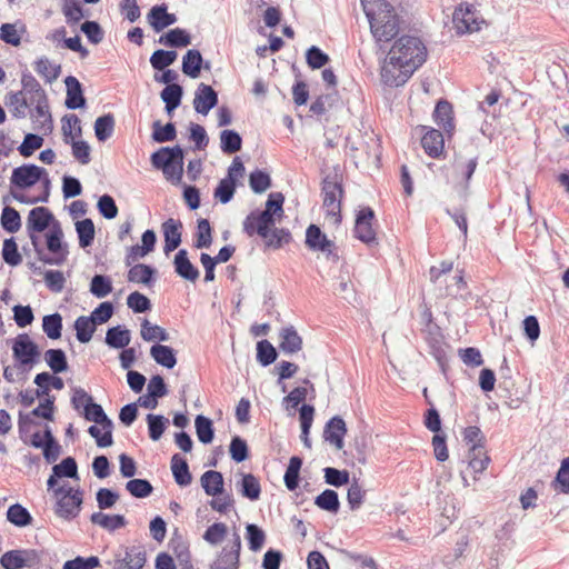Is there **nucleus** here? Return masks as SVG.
<instances>
[{
	"label": "nucleus",
	"instance_id": "obj_57",
	"mask_svg": "<svg viewBox=\"0 0 569 569\" xmlns=\"http://www.w3.org/2000/svg\"><path fill=\"white\" fill-rule=\"evenodd\" d=\"M141 337L146 341H168L170 339L167 330L158 325H152L144 319L141 323Z\"/></svg>",
	"mask_w": 569,
	"mask_h": 569
},
{
	"label": "nucleus",
	"instance_id": "obj_26",
	"mask_svg": "<svg viewBox=\"0 0 569 569\" xmlns=\"http://www.w3.org/2000/svg\"><path fill=\"white\" fill-rule=\"evenodd\" d=\"M200 481L206 495L217 497L224 493V482L221 472L216 470H208L203 472V475L200 478Z\"/></svg>",
	"mask_w": 569,
	"mask_h": 569
},
{
	"label": "nucleus",
	"instance_id": "obj_4",
	"mask_svg": "<svg viewBox=\"0 0 569 569\" xmlns=\"http://www.w3.org/2000/svg\"><path fill=\"white\" fill-rule=\"evenodd\" d=\"M81 415L87 421H92L96 423L88 428V433L94 438L97 446L99 448H107L112 446L113 422L107 416L102 406L94 402L93 398H91V401L87 403Z\"/></svg>",
	"mask_w": 569,
	"mask_h": 569
},
{
	"label": "nucleus",
	"instance_id": "obj_63",
	"mask_svg": "<svg viewBox=\"0 0 569 569\" xmlns=\"http://www.w3.org/2000/svg\"><path fill=\"white\" fill-rule=\"evenodd\" d=\"M112 291V282L108 276L96 274L90 282V292L97 298H104Z\"/></svg>",
	"mask_w": 569,
	"mask_h": 569
},
{
	"label": "nucleus",
	"instance_id": "obj_54",
	"mask_svg": "<svg viewBox=\"0 0 569 569\" xmlns=\"http://www.w3.org/2000/svg\"><path fill=\"white\" fill-rule=\"evenodd\" d=\"M178 57L174 50L158 49L150 57V64L154 70L161 71L171 66Z\"/></svg>",
	"mask_w": 569,
	"mask_h": 569
},
{
	"label": "nucleus",
	"instance_id": "obj_47",
	"mask_svg": "<svg viewBox=\"0 0 569 569\" xmlns=\"http://www.w3.org/2000/svg\"><path fill=\"white\" fill-rule=\"evenodd\" d=\"M477 166L478 156H475L468 160H463L460 156L455 157V171L463 178L466 189L469 187V182L476 171Z\"/></svg>",
	"mask_w": 569,
	"mask_h": 569
},
{
	"label": "nucleus",
	"instance_id": "obj_43",
	"mask_svg": "<svg viewBox=\"0 0 569 569\" xmlns=\"http://www.w3.org/2000/svg\"><path fill=\"white\" fill-rule=\"evenodd\" d=\"M76 231L79 239V246L82 249L90 247L94 241V223L90 218L76 222Z\"/></svg>",
	"mask_w": 569,
	"mask_h": 569
},
{
	"label": "nucleus",
	"instance_id": "obj_51",
	"mask_svg": "<svg viewBox=\"0 0 569 569\" xmlns=\"http://www.w3.org/2000/svg\"><path fill=\"white\" fill-rule=\"evenodd\" d=\"M0 223L3 230L9 233H14L21 228V217L18 210L10 206L2 209Z\"/></svg>",
	"mask_w": 569,
	"mask_h": 569
},
{
	"label": "nucleus",
	"instance_id": "obj_12",
	"mask_svg": "<svg viewBox=\"0 0 569 569\" xmlns=\"http://www.w3.org/2000/svg\"><path fill=\"white\" fill-rule=\"evenodd\" d=\"M306 244L310 250L326 253L332 261H338L339 256L336 252L335 242L329 240L321 229L316 224H310L306 230Z\"/></svg>",
	"mask_w": 569,
	"mask_h": 569
},
{
	"label": "nucleus",
	"instance_id": "obj_35",
	"mask_svg": "<svg viewBox=\"0 0 569 569\" xmlns=\"http://www.w3.org/2000/svg\"><path fill=\"white\" fill-rule=\"evenodd\" d=\"M90 521L108 531H114L127 525V520L122 515H107L101 511L93 512L90 516Z\"/></svg>",
	"mask_w": 569,
	"mask_h": 569
},
{
	"label": "nucleus",
	"instance_id": "obj_46",
	"mask_svg": "<svg viewBox=\"0 0 569 569\" xmlns=\"http://www.w3.org/2000/svg\"><path fill=\"white\" fill-rule=\"evenodd\" d=\"M256 359L262 367L272 365L278 358V351L267 339L260 340L256 346Z\"/></svg>",
	"mask_w": 569,
	"mask_h": 569
},
{
	"label": "nucleus",
	"instance_id": "obj_61",
	"mask_svg": "<svg viewBox=\"0 0 569 569\" xmlns=\"http://www.w3.org/2000/svg\"><path fill=\"white\" fill-rule=\"evenodd\" d=\"M126 489L132 497L139 499L149 497L153 491L151 482L147 479H130L126 483Z\"/></svg>",
	"mask_w": 569,
	"mask_h": 569
},
{
	"label": "nucleus",
	"instance_id": "obj_23",
	"mask_svg": "<svg viewBox=\"0 0 569 569\" xmlns=\"http://www.w3.org/2000/svg\"><path fill=\"white\" fill-rule=\"evenodd\" d=\"M433 120L443 129L448 137L452 136L455 131L453 109L449 101L441 99L437 102L433 110Z\"/></svg>",
	"mask_w": 569,
	"mask_h": 569
},
{
	"label": "nucleus",
	"instance_id": "obj_8",
	"mask_svg": "<svg viewBox=\"0 0 569 569\" xmlns=\"http://www.w3.org/2000/svg\"><path fill=\"white\" fill-rule=\"evenodd\" d=\"M276 224V218L261 210L251 211L243 220V231L252 237L258 234L262 239H268L271 228Z\"/></svg>",
	"mask_w": 569,
	"mask_h": 569
},
{
	"label": "nucleus",
	"instance_id": "obj_20",
	"mask_svg": "<svg viewBox=\"0 0 569 569\" xmlns=\"http://www.w3.org/2000/svg\"><path fill=\"white\" fill-rule=\"evenodd\" d=\"M346 433L347 426L340 416H335L329 419L323 429L325 440L333 445L338 450L343 448V437Z\"/></svg>",
	"mask_w": 569,
	"mask_h": 569
},
{
	"label": "nucleus",
	"instance_id": "obj_34",
	"mask_svg": "<svg viewBox=\"0 0 569 569\" xmlns=\"http://www.w3.org/2000/svg\"><path fill=\"white\" fill-rule=\"evenodd\" d=\"M468 465L476 472L481 473L487 469L490 457L487 455L485 445H473L468 450Z\"/></svg>",
	"mask_w": 569,
	"mask_h": 569
},
{
	"label": "nucleus",
	"instance_id": "obj_39",
	"mask_svg": "<svg viewBox=\"0 0 569 569\" xmlns=\"http://www.w3.org/2000/svg\"><path fill=\"white\" fill-rule=\"evenodd\" d=\"M6 104L11 108L14 118L26 117V110L30 107L29 100L23 96V91L9 92L6 96Z\"/></svg>",
	"mask_w": 569,
	"mask_h": 569
},
{
	"label": "nucleus",
	"instance_id": "obj_31",
	"mask_svg": "<svg viewBox=\"0 0 569 569\" xmlns=\"http://www.w3.org/2000/svg\"><path fill=\"white\" fill-rule=\"evenodd\" d=\"M241 480L237 483L242 497L256 501L260 498L261 486L258 478L252 473H240Z\"/></svg>",
	"mask_w": 569,
	"mask_h": 569
},
{
	"label": "nucleus",
	"instance_id": "obj_44",
	"mask_svg": "<svg viewBox=\"0 0 569 569\" xmlns=\"http://www.w3.org/2000/svg\"><path fill=\"white\" fill-rule=\"evenodd\" d=\"M315 505L325 511L337 513L340 509V501L337 491L326 489L315 498Z\"/></svg>",
	"mask_w": 569,
	"mask_h": 569
},
{
	"label": "nucleus",
	"instance_id": "obj_15",
	"mask_svg": "<svg viewBox=\"0 0 569 569\" xmlns=\"http://www.w3.org/2000/svg\"><path fill=\"white\" fill-rule=\"evenodd\" d=\"M218 102V92L211 86L202 82L198 84L193 99V108L198 113L207 116Z\"/></svg>",
	"mask_w": 569,
	"mask_h": 569
},
{
	"label": "nucleus",
	"instance_id": "obj_19",
	"mask_svg": "<svg viewBox=\"0 0 569 569\" xmlns=\"http://www.w3.org/2000/svg\"><path fill=\"white\" fill-rule=\"evenodd\" d=\"M174 272L183 280L196 282L199 279V269L190 261L188 251L180 249L173 258Z\"/></svg>",
	"mask_w": 569,
	"mask_h": 569
},
{
	"label": "nucleus",
	"instance_id": "obj_53",
	"mask_svg": "<svg viewBox=\"0 0 569 569\" xmlns=\"http://www.w3.org/2000/svg\"><path fill=\"white\" fill-rule=\"evenodd\" d=\"M194 248H209L212 243V230L209 220L201 218L198 220L197 231L194 234Z\"/></svg>",
	"mask_w": 569,
	"mask_h": 569
},
{
	"label": "nucleus",
	"instance_id": "obj_62",
	"mask_svg": "<svg viewBox=\"0 0 569 569\" xmlns=\"http://www.w3.org/2000/svg\"><path fill=\"white\" fill-rule=\"evenodd\" d=\"M236 189L237 183L231 178H223L219 181L213 194L216 199L226 204L232 200Z\"/></svg>",
	"mask_w": 569,
	"mask_h": 569
},
{
	"label": "nucleus",
	"instance_id": "obj_9",
	"mask_svg": "<svg viewBox=\"0 0 569 569\" xmlns=\"http://www.w3.org/2000/svg\"><path fill=\"white\" fill-rule=\"evenodd\" d=\"M375 211L370 207L360 209L356 216L353 234L361 242L371 247L378 244L376 231L372 228Z\"/></svg>",
	"mask_w": 569,
	"mask_h": 569
},
{
	"label": "nucleus",
	"instance_id": "obj_37",
	"mask_svg": "<svg viewBox=\"0 0 569 569\" xmlns=\"http://www.w3.org/2000/svg\"><path fill=\"white\" fill-rule=\"evenodd\" d=\"M44 361L54 375L66 372L69 368L66 352L60 349H48L44 352Z\"/></svg>",
	"mask_w": 569,
	"mask_h": 569
},
{
	"label": "nucleus",
	"instance_id": "obj_29",
	"mask_svg": "<svg viewBox=\"0 0 569 569\" xmlns=\"http://www.w3.org/2000/svg\"><path fill=\"white\" fill-rule=\"evenodd\" d=\"M150 356L160 366L172 369L177 365L176 350L166 345L156 343L150 348Z\"/></svg>",
	"mask_w": 569,
	"mask_h": 569
},
{
	"label": "nucleus",
	"instance_id": "obj_1",
	"mask_svg": "<svg viewBox=\"0 0 569 569\" xmlns=\"http://www.w3.org/2000/svg\"><path fill=\"white\" fill-rule=\"evenodd\" d=\"M426 58L427 49L418 37H400L389 50L388 62L381 69L383 82L390 87L403 86Z\"/></svg>",
	"mask_w": 569,
	"mask_h": 569
},
{
	"label": "nucleus",
	"instance_id": "obj_30",
	"mask_svg": "<svg viewBox=\"0 0 569 569\" xmlns=\"http://www.w3.org/2000/svg\"><path fill=\"white\" fill-rule=\"evenodd\" d=\"M158 42L169 48H184L191 43V37L187 30L174 28L160 36Z\"/></svg>",
	"mask_w": 569,
	"mask_h": 569
},
{
	"label": "nucleus",
	"instance_id": "obj_25",
	"mask_svg": "<svg viewBox=\"0 0 569 569\" xmlns=\"http://www.w3.org/2000/svg\"><path fill=\"white\" fill-rule=\"evenodd\" d=\"M279 349L284 355H293L302 349V338L293 326L282 328L279 332Z\"/></svg>",
	"mask_w": 569,
	"mask_h": 569
},
{
	"label": "nucleus",
	"instance_id": "obj_59",
	"mask_svg": "<svg viewBox=\"0 0 569 569\" xmlns=\"http://www.w3.org/2000/svg\"><path fill=\"white\" fill-rule=\"evenodd\" d=\"M56 477L79 479L78 465L73 457H66L60 463L52 467Z\"/></svg>",
	"mask_w": 569,
	"mask_h": 569
},
{
	"label": "nucleus",
	"instance_id": "obj_55",
	"mask_svg": "<svg viewBox=\"0 0 569 569\" xmlns=\"http://www.w3.org/2000/svg\"><path fill=\"white\" fill-rule=\"evenodd\" d=\"M148 432L149 437L153 441H158L164 433L169 420L162 415H147Z\"/></svg>",
	"mask_w": 569,
	"mask_h": 569
},
{
	"label": "nucleus",
	"instance_id": "obj_21",
	"mask_svg": "<svg viewBox=\"0 0 569 569\" xmlns=\"http://www.w3.org/2000/svg\"><path fill=\"white\" fill-rule=\"evenodd\" d=\"M57 220L47 207H36L29 211L27 219V230L42 232Z\"/></svg>",
	"mask_w": 569,
	"mask_h": 569
},
{
	"label": "nucleus",
	"instance_id": "obj_17",
	"mask_svg": "<svg viewBox=\"0 0 569 569\" xmlns=\"http://www.w3.org/2000/svg\"><path fill=\"white\" fill-rule=\"evenodd\" d=\"M161 229L164 238L163 251L168 256L181 244L182 222L169 218L162 222Z\"/></svg>",
	"mask_w": 569,
	"mask_h": 569
},
{
	"label": "nucleus",
	"instance_id": "obj_42",
	"mask_svg": "<svg viewBox=\"0 0 569 569\" xmlns=\"http://www.w3.org/2000/svg\"><path fill=\"white\" fill-rule=\"evenodd\" d=\"M21 86L24 94H30V100L40 99L47 96L43 88L40 86L39 81L29 72L28 70L21 73Z\"/></svg>",
	"mask_w": 569,
	"mask_h": 569
},
{
	"label": "nucleus",
	"instance_id": "obj_58",
	"mask_svg": "<svg viewBox=\"0 0 569 569\" xmlns=\"http://www.w3.org/2000/svg\"><path fill=\"white\" fill-rule=\"evenodd\" d=\"M270 174L263 170L256 169L249 174V186L254 193H263L271 187Z\"/></svg>",
	"mask_w": 569,
	"mask_h": 569
},
{
	"label": "nucleus",
	"instance_id": "obj_48",
	"mask_svg": "<svg viewBox=\"0 0 569 569\" xmlns=\"http://www.w3.org/2000/svg\"><path fill=\"white\" fill-rule=\"evenodd\" d=\"M73 327L76 330V337L81 343H88L96 331V325L92 321V318L87 316L78 317Z\"/></svg>",
	"mask_w": 569,
	"mask_h": 569
},
{
	"label": "nucleus",
	"instance_id": "obj_38",
	"mask_svg": "<svg viewBox=\"0 0 569 569\" xmlns=\"http://www.w3.org/2000/svg\"><path fill=\"white\" fill-rule=\"evenodd\" d=\"M7 520L16 527L23 528L31 525L33 518L26 507L13 503L7 510Z\"/></svg>",
	"mask_w": 569,
	"mask_h": 569
},
{
	"label": "nucleus",
	"instance_id": "obj_6",
	"mask_svg": "<svg viewBox=\"0 0 569 569\" xmlns=\"http://www.w3.org/2000/svg\"><path fill=\"white\" fill-rule=\"evenodd\" d=\"M46 243L52 256L46 254V258H42V262L50 266L63 264L69 251L68 244L63 242V232L58 221L53 223L51 230L46 234Z\"/></svg>",
	"mask_w": 569,
	"mask_h": 569
},
{
	"label": "nucleus",
	"instance_id": "obj_60",
	"mask_svg": "<svg viewBox=\"0 0 569 569\" xmlns=\"http://www.w3.org/2000/svg\"><path fill=\"white\" fill-rule=\"evenodd\" d=\"M246 538L248 540L249 549L259 551L266 541L264 531L256 523H248L246 526Z\"/></svg>",
	"mask_w": 569,
	"mask_h": 569
},
{
	"label": "nucleus",
	"instance_id": "obj_7",
	"mask_svg": "<svg viewBox=\"0 0 569 569\" xmlns=\"http://www.w3.org/2000/svg\"><path fill=\"white\" fill-rule=\"evenodd\" d=\"M13 358L20 366H28L29 369L39 362L40 349L38 345L27 335H19L12 346Z\"/></svg>",
	"mask_w": 569,
	"mask_h": 569
},
{
	"label": "nucleus",
	"instance_id": "obj_22",
	"mask_svg": "<svg viewBox=\"0 0 569 569\" xmlns=\"http://www.w3.org/2000/svg\"><path fill=\"white\" fill-rule=\"evenodd\" d=\"M426 132L421 138V146L425 152L431 158H439L445 148L443 133L433 128L422 127Z\"/></svg>",
	"mask_w": 569,
	"mask_h": 569
},
{
	"label": "nucleus",
	"instance_id": "obj_13",
	"mask_svg": "<svg viewBox=\"0 0 569 569\" xmlns=\"http://www.w3.org/2000/svg\"><path fill=\"white\" fill-rule=\"evenodd\" d=\"M452 21L458 34L470 33L480 29V22L476 18L475 8L468 3H461L455 9Z\"/></svg>",
	"mask_w": 569,
	"mask_h": 569
},
{
	"label": "nucleus",
	"instance_id": "obj_49",
	"mask_svg": "<svg viewBox=\"0 0 569 569\" xmlns=\"http://www.w3.org/2000/svg\"><path fill=\"white\" fill-rule=\"evenodd\" d=\"M42 330L49 339L57 340L62 335V316L59 312L42 318Z\"/></svg>",
	"mask_w": 569,
	"mask_h": 569
},
{
	"label": "nucleus",
	"instance_id": "obj_16",
	"mask_svg": "<svg viewBox=\"0 0 569 569\" xmlns=\"http://www.w3.org/2000/svg\"><path fill=\"white\" fill-rule=\"evenodd\" d=\"M177 16L168 12V6L166 3L153 6L148 14L147 21L154 32H161L166 28L177 22Z\"/></svg>",
	"mask_w": 569,
	"mask_h": 569
},
{
	"label": "nucleus",
	"instance_id": "obj_11",
	"mask_svg": "<svg viewBox=\"0 0 569 569\" xmlns=\"http://www.w3.org/2000/svg\"><path fill=\"white\" fill-rule=\"evenodd\" d=\"M241 538L233 532L230 546H224L210 565V569H239Z\"/></svg>",
	"mask_w": 569,
	"mask_h": 569
},
{
	"label": "nucleus",
	"instance_id": "obj_24",
	"mask_svg": "<svg viewBox=\"0 0 569 569\" xmlns=\"http://www.w3.org/2000/svg\"><path fill=\"white\" fill-rule=\"evenodd\" d=\"M64 83L67 87L66 107L70 110L83 108L87 100L80 81L73 76H68Z\"/></svg>",
	"mask_w": 569,
	"mask_h": 569
},
{
	"label": "nucleus",
	"instance_id": "obj_27",
	"mask_svg": "<svg viewBox=\"0 0 569 569\" xmlns=\"http://www.w3.org/2000/svg\"><path fill=\"white\" fill-rule=\"evenodd\" d=\"M171 471L174 478V481L180 487H187L192 481V476L189 470V465L187 460L181 457L179 453H174L171 457Z\"/></svg>",
	"mask_w": 569,
	"mask_h": 569
},
{
	"label": "nucleus",
	"instance_id": "obj_18",
	"mask_svg": "<svg viewBox=\"0 0 569 569\" xmlns=\"http://www.w3.org/2000/svg\"><path fill=\"white\" fill-rule=\"evenodd\" d=\"M146 552L138 547H127L124 557L117 555L113 561V569H142L146 565Z\"/></svg>",
	"mask_w": 569,
	"mask_h": 569
},
{
	"label": "nucleus",
	"instance_id": "obj_28",
	"mask_svg": "<svg viewBox=\"0 0 569 569\" xmlns=\"http://www.w3.org/2000/svg\"><path fill=\"white\" fill-rule=\"evenodd\" d=\"M203 58L199 50L190 49L182 58V72L191 79H197L202 69Z\"/></svg>",
	"mask_w": 569,
	"mask_h": 569
},
{
	"label": "nucleus",
	"instance_id": "obj_3",
	"mask_svg": "<svg viewBox=\"0 0 569 569\" xmlns=\"http://www.w3.org/2000/svg\"><path fill=\"white\" fill-rule=\"evenodd\" d=\"M150 162L154 169L162 171L167 180L179 183L183 174L184 150L179 144L161 147L151 153Z\"/></svg>",
	"mask_w": 569,
	"mask_h": 569
},
{
	"label": "nucleus",
	"instance_id": "obj_52",
	"mask_svg": "<svg viewBox=\"0 0 569 569\" xmlns=\"http://www.w3.org/2000/svg\"><path fill=\"white\" fill-rule=\"evenodd\" d=\"M62 133L64 143L69 144L74 137H80L82 134V129L80 126V119L77 114H66L62 118Z\"/></svg>",
	"mask_w": 569,
	"mask_h": 569
},
{
	"label": "nucleus",
	"instance_id": "obj_40",
	"mask_svg": "<svg viewBox=\"0 0 569 569\" xmlns=\"http://www.w3.org/2000/svg\"><path fill=\"white\" fill-rule=\"evenodd\" d=\"M151 138L157 143L173 141L177 138V129L173 122L162 124L160 120L152 123Z\"/></svg>",
	"mask_w": 569,
	"mask_h": 569
},
{
	"label": "nucleus",
	"instance_id": "obj_64",
	"mask_svg": "<svg viewBox=\"0 0 569 569\" xmlns=\"http://www.w3.org/2000/svg\"><path fill=\"white\" fill-rule=\"evenodd\" d=\"M100 566V559L97 556L81 557L77 556L74 559L67 560L62 569H94Z\"/></svg>",
	"mask_w": 569,
	"mask_h": 569
},
{
	"label": "nucleus",
	"instance_id": "obj_45",
	"mask_svg": "<svg viewBox=\"0 0 569 569\" xmlns=\"http://www.w3.org/2000/svg\"><path fill=\"white\" fill-rule=\"evenodd\" d=\"M94 134L100 142L107 141L114 131V117L112 113H106L98 117L94 121Z\"/></svg>",
	"mask_w": 569,
	"mask_h": 569
},
{
	"label": "nucleus",
	"instance_id": "obj_10",
	"mask_svg": "<svg viewBox=\"0 0 569 569\" xmlns=\"http://www.w3.org/2000/svg\"><path fill=\"white\" fill-rule=\"evenodd\" d=\"M46 169L33 163L22 164L12 170L10 183L12 187L24 190L33 187L43 178Z\"/></svg>",
	"mask_w": 569,
	"mask_h": 569
},
{
	"label": "nucleus",
	"instance_id": "obj_5",
	"mask_svg": "<svg viewBox=\"0 0 569 569\" xmlns=\"http://www.w3.org/2000/svg\"><path fill=\"white\" fill-rule=\"evenodd\" d=\"M321 192L323 196V207L327 209V214L336 216V221L340 222L343 188L341 180L338 178V174H328L323 178Z\"/></svg>",
	"mask_w": 569,
	"mask_h": 569
},
{
	"label": "nucleus",
	"instance_id": "obj_32",
	"mask_svg": "<svg viewBox=\"0 0 569 569\" xmlns=\"http://www.w3.org/2000/svg\"><path fill=\"white\" fill-rule=\"evenodd\" d=\"M131 340V332L126 327L120 325L111 327L107 330L104 341L106 343L113 349H123L126 348Z\"/></svg>",
	"mask_w": 569,
	"mask_h": 569
},
{
	"label": "nucleus",
	"instance_id": "obj_14",
	"mask_svg": "<svg viewBox=\"0 0 569 569\" xmlns=\"http://www.w3.org/2000/svg\"><path fill=\"white\" fill-rule=\"evenodd\" d=\"M56 499L53 510L59 518L70 521L79 516L83 503V492H77L76 497H58Z\"/></svg>",
	"mask_w": 569,
	"mask_h": 569
},
{
	"label": "nucleus",
	"instance_id": "obj_56",
	"mask_svg": "<svg viewBox=\"0 0 569 569\" xmlns=\"http://www.w3.org/2000/svg\"><path fill=\"white\" fill-rule=\"evenodd\" d=\"M26 32V26L20 24V30L17 28V23H2L0 27V39L10 46L18 47L21 43V34Z\"/></svg>",
	"mask_w": 569,
	"mask_h": 569
},
{
	"label": "nucleus",
	"instance_id": "obj_41",
	"mask_svg": "<svg viewBox=\"0 0 569 569\" xmlns=\"http://www.w3.org/2000/svg\"><path fill=\"white\" fill-rule=\"evenodd\" d=\"M194 427L198 440L203 445H209L214 438L213 422L210 418L198 415L194 419Z\"/></svg>",
	"mask_w": 569,
	"mask_h": 569
},
{
	"label": "nucleus",
	"instance_id": "obj_50",
	"mask_svg": "<svg viewBox=\"0 0 569 569\" xmlns=\"http://www.w3.org/2000/svg\"><path fill=\"white\" fill-rule=\"evenodd\" d=\"M34 70L44 78L48 83L57 80L61 72L60 64H51L47 57H41L34 62Z\"/></svg>",
	"mask_w": 569,
	"mask_h": 569
},
{
	"label": "nucleus",
	"instance_id": "obj_2",
	"mask_svg": "<svg viewBox=\"0 0 569 569\" xmlns=\"http://www.w3.org/2000/svg\"><path fill=\"white\" fill-rule=\"evenodd\" d=\"M363 12L378 42H388L399 32V21L386 0H361Z\"/></svg>",
	"mask_w": 569,
	"mask_h": 569
},
{
	"label": "nucleus",
	"instance_id": "obj_36",
	"mask_svg": "<svg viewBox=\"0 0 569 569\" xmlns=\"http://www.w3.org/2000/svg\"><path fill=\"white\" fill-rule=\"evenodd\" d=\"M242 148L241 136L232 129L222 130L220 133V149L226 154H232Z\"/></svg>",
	"mask_w": 569,
	"mask_h": 569
},
{
	"label": "nucleus",
	"instance_id": "obj_33",
	"mask_svg": "<svg viewBox=\"0 0 569 569\" xmlns=\"http://www.w3.org/2000/svg\"><path fill=\"white\" fill-rule=\"evenodd\" d=\"M157 270L144 263H138L128 271V281L151 286L156 281Z\"/></svg>",
	"mask_w": 569,
	"mask_h": 569
}]
</instances>
